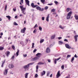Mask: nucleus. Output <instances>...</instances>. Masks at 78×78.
<instances>
[{
  "label": "nucleus",
  "mask_w": 78,
  "mask_h": 78,
  "mask_svg": "<svg viewBox=\"0 0 78 78\" xmlns=\"http://www.w3.org/2000/svg\"><path fill=\"white\" fill-rule=\"evenodd\" d=\"M28 73H26L25 75V78H28Z\"/></svg>",
  "instance_id": "412c9836"
},
{
  "label": "nucleus",
  "mask_w": 78,
  "mask_h": 78,
  "mask_svg": "<svg viewBox=\"0 0 78 78\" xmlns=\"http://www.w3.org/2000/svg\"><path fill=\"white\" fill-rule=\"evenodd\" d=\"M41 19L42 20H44L45 19V17H42L41 18Z\"/></svg>",
  "instance_id": "c03bdc74"
},
{
  "label": "nucleus",
  "mask_w": 78,
  "mask_h": 78,
  "mask_svg": "<svg viewBox=\"0 0 78 78\" xmlns=\"http://www.w3.org/2000/svg\"><path fill=\"white\" fill-rule=\"evenodd\" d=\"M6 17H7V18H8L9 20H10V19H11V16H6Z\"/></svg>",
  "instance_id": "c85d7f7f"
},
{
  "label": "nucleus",
  "mask_w": 78,
  "mask_h": 78,
  "mask_svg": "<svg viewBox=\"0 0 78 78\" xmlns=\"http://www.w3.org/2000/svg\"><path fill=\"white\" fill-rule=\"evenodd\" d=\"M52 5H53V3H51L50 4H48V5H50V6H51Z\"/></svg>",
  "instance_id": "3c124183"
},
{
  "label": "nucleus",
  "mask_w": 78,
  "mask_h": 78,
  "mask_svg": "<svg viewBox=\"0 0 78 78\" xmlns=\"http://www.w3.org/2000/svg\"><path fill=\"white\" fill-rule=\"evenodd\" d=\"M69 11H72V9L70 8H67L66 9L67 12H69Z\"/></svg>",
  "instance_id": "4be33fe9"
},
{
  "label": "nucleus",
  "mask_w": 78,
  "mask_h": 78,
  "mask_svg": "<svg viewBox=\"0 0 78 78\" xmlns=\"http://www.w3.org/2000/svg\"><path fill=\"white\" fill-rule=\"evenodd\" d=\"M52 74H51L50 76V77H52Z\"/></svg>",
  "instance_id": "774afa93"
},
{
  "label": "nucleus",
  "mask_w": 78,
  "mask_h": 78,
  "mask_svg": "<svg viewBox=\"0 0 78 78\" xmlns=\"http://www.w3.org/2000/svg\"><path fill=\"white\" fill-rule=\"evenodd\" d=\"M48 62H51V60L50 59H48Z\"/></svg>",
  "instance_id": "864d4df0"
},
{
  "label": "nucleus",
  "mask_w": 78,
  "mask_h": 78,
  "mask_svg": "<svg viewBox=\"0 0 78 78\" xmlns=\"http://www.w3.org/2000/svg\"><path fill=\"white\" fill-rule=\"evenodd\" d=\"M74 17L76 19V20H78V16L76 15H75Z\"/></svg>",
  "instance_id": "b1692460"
},
{
  "label": "nucleus",
  "mask_w": 78,
  "mask_h": 78,
  "mask_svg": "<svg viewBox=\"0 0 78 78\" xmlns=\"http://www.w3.org/2000/svg\"><path fill=\"white\" fill-rule=\"evenodd\" d=\"M63 44V42L62 41H58V44L59 45H62Z\"/></svg>",
  "instance_id": "6ab92c4d"
},
{
  "label": "nucleus",
  "mask_w": 78,
  "mask_h": 78,
  "mask_svg": "<svg viewBox=\"0 0 78 78\" xmlns=\"http://www.w3.org/2000/svg\"><path fill=\"white\" fill-rule=\"evenodd\" d=\"M74 57L75 58H78V56L76 55V54H75V55H74Z\"/></svg>",
  "instance_id": "bf43d9fd"
},
{
  "label": "nucleus",
  "mask_w": 78,
  "mask_h": 78,
  "mask_svg": "<svg viewBox=\"0 0 78 78\" xmlns=\"http://www.w3.org/2000/svg\"><path fill=\"white\" fill-rule=\"evenodd\" d=\"M44 41V39H42L40 41V43H42Z\"/></svg>",
  "instance_id": "7c9ffc66"
},
{
  "label": "nucleus",
  "mask_w": 78,
  "mask_h": 78,
  "mask_svg": "<svg viewBox=\"0 0 78 78\" xmlns=\"http://www.w3.org/2000/svg\"><path fill=\"white\" fill-rule=\"evenodd\" d=\"M25 2L26 3V4L28 5V6H30V1L28 0H25Z\"/></svg>",
  "instance_id": "2eb2a0df"
},
{
  "label": "nucleus",
  "mask_w": 78,
  "mask_h": 78,
  "mask_svg": "<svg viewBox=\"0 0 78 78\" xmlns=\"http://www.w3.org/2000/svg\"><path fill=\"white\" fill-rule=\"evenodd\" d=\"M15 19H17V16H16L15 17Z\"/></svg>",
  "instance_id": "69168bd1"
},
{
  "label": "nucleus",
  "mask_w": 78,
  "mask_h": 78,
  "mask_svg": "<svg viewBox=\"0 0 78 78\" xmlns=\"http://www.w3.org/2000/svg\"><path fill=\"white\" fill-rule=\"evenodd\" d=\"M34 64V62L32 63H29L27 65H25L23 67L24 69H28V68H29L30 67V66H31V65H33Z\"/></svg>",
  "instance_id": "f03ea898"
},
{
  "label": "nucleus",
  "mask_w": 78,
  "mask_h": 78,
  "mask_svg": "<svg viewBox=\"0 0 78 78\" xmlns=\"http://www.w3.org/2000/svg\"><path fill=\"white\" fill-rule=\"evenodd\" d=\"M59 27L61 29H64L65 28L64 27H62L61 26H60Z\"/></svg>",
  "instance_id": "c9c22d12"
},
{
  "label": "nucleus",
  "mask_w": 78,
  "mask_h": 78,
  "mask_svg": "<svg viewBox=\"0 0 78 78\" xmlns=\"http://www.w3.org/2000/svg\"><path fill=\"white\" fill-rule=\"evenodd\" d=\"M48 6H46L44 8V9H48Z\"/></svg>",
  "instance_id": "4d7b16f0"
},
{
  "label": "nucleus",
  "mask_w": 78,
  "mask_h": 78,
  "mask_svg": "<svg viewBox=\"0 0 78 78\" xmlns=\"http://www.w3.org/2000/svg\"><path fill=\"white\" fill-rule=\"evenodd\" d=\"M41 76H43L44 75H45V71H43V72H42L41 73Z\"/></svg>",
  "instance_id": "f3484780"
},
{
  "label": "nucleus",
  "mask_w": 78,
  "mask_h": 78,
  "mask_svg": "<svg viewBox=\"0 0 78 78\" xmlns=\"http://www.w3.org/2000/svg\"><path fill=\"white\" fill-rule=\"evenodd\" d=\"M41 55H42L41 53H37V54L36 55V56L39 58L40 56H41Z\"/></svg>",
  "instance_id": "0eeeda50"
},
{
  "label": "nucleus",
  "mask_w": 78,
  "mask_h": 78,
  "mask_svg": "<svg viewBox=\"0 0 78 78\" xmlns=\"http://www.w3.org/2000/svg\"><path fill=\"white\" fill-rule=\"evenodd\" d=\"M37 51V49H35L34 50V51H33V53H35Z\"/></svg>",
  "instance_id": "49530a36"
},
{
  "label": "nucleus",
  "mask_w": 78,
  "mask_h": 78,
  "mask_svg": "<svg viewBox=\"0 0 78 78\" xmlns=\"http://www.w3.org/2000/svg\"><path fill=\"white\" fill-rule=\"evenodd\" d=\"M72 11H70L68 13L67 16V19H70V18L71 17V15H72Z\"/></svg>",
  "instance_id": "7ed1b4c3"
},
{
  "label": "nucleus",
  "mask_w": 78,
  "mask_h": 78,
  "mask_svg": "<svg viewBox=\"0 0 78 78\" xmlns=\"http://www.w3.org/2000/svg\"><path fill=\"white\" fill-rule=\"evenodd\" d=\"M31 6H32V7L33 8H36V6H37V5H34V3H31Z\"/></svg>",
  "instance_id": "ddd939ff"
},
{
  "label": "nucleus",
  "mask_w": 78,
  "mask_h": 78,
  "mask_svg": "<svg viewBox=\"0 0 78 78\" xmlns=\"http://www.w3.org/2000/svg\"><path fill=\"white\" fill-rule=\"evenodd\" d=\"M61 75V74H60V71H58L57 73L56 76L57 78H58Z\"/></svg>",
  "instance_id": "20e7f679"
},
{
  "label": "nucleus",
  "mask_w": 78,
  "mask_h": 78,
  "mask_svg": "<svg viewBox=\"0 0 78 78\" xmlns=\"http://www.w3.org/2000/svg\"><path fill=\"white\" fill-rule=\"evenodd\" d=\"M15 57V56H14V55H13V56L11 58V59H12V60H13V59H14Z\"/></svg>",
  "instance_id": "58836bf2"
},
{
  "label": "nucleus",
  "mask_w": 78,
  "mask_h": 78,
  "mask_svg": "<svg viewBox=\"0 0 78 78\" xmlns=\"http://www.w3.org/2000/svg\"><path fill=\"white\" fill-rule=\"evenodd\" d=\"M8 69H5L4 71V74L5 75H6L8 73Z\"/></svg>",
  "instance_id": "423d86ee"
},
{
  "label": "nucleus",
  "mask_w": 78,
  "mask_h": 78,
  "mask_svg": "<svg viewBox=\"0 0 78 78\" xmlns=\"http://www.w3.org/2000/svg\"><path fill=\"white\" fill-rule=\"evenodd\" d=\"M58 38L59 40H60V39H62V37H58Z\"/></svg>",
  "instance_id": "052dcab7"
},
{
  "label": "nucleus",
  "mask_w": 78,
  "mask_h": 78,
  "mask_svg": "<svg viewBox=\"0 0 78 78\" xmlns=\"http://www.w3.org/2000/svg\"><path fill=\"white\" fill-rule=\"evenodd\" d=\"M17 51L16 53V56H19V50L17 49Z\"/></svg>",
  "instance_id": "5701e85b"
},
{
  "label": "nucleus",
  "mask_w": 78,
  "mask_h": 78,
  "mask_svg": "<svg viewBox=\"0 0 78 78\" xmlns=\"http://www.w3.org/2000/svg\"><path fill=\"white\" fill-rule=\"evenodd\" d=\"M38 65H41L42 64H44V63H43L41 62H40L38 63Z\"/></svg>",
  "instance_id": "bb28decb"
},
{
  "label": "nucleus",
  "mask_w": 78,
  "mask_h": 78,
  "mask_svg": "<svg viewBox=\"0 0 78 78\" xmlns=\"http://www.w3.org/2000/svg\"><path fill=\"white\" fill-rule=\"evenodd\" d=\"M52 46H53V45L51 44V45H50L49 47H52Z\"/></svg>",
  "instance_id": "338daca9"
},
{
  "label": "nucleus",
  "mask_w": 78,
  "mask_h": 78,
  "mask_svg": "<svg viewBox=\"0 0 78 78\" xmlns=\"http://www.w3.org/2000/svg\"><path fill=\"white\" fill-rule=\"evenodd\" d=\"M20 2L23 4V0H20Z\"/></svg>",
  "instance_id": "603ef678"
},
{
  "label": "nucleus",
  "mask_w": 78,
  "mask_h": 78,
  "mask_svg": "<svg viewBox=\"0 0 78 78\" xmlns=\"http://www.w3.org/2000/svg\"><path fill=\"white\" fill-rule=\"evenodd\" d=\"M2 62V64H5V61H3Z\"/></svg>",
  "instance_id": "680f3d73"
},
{
  "label": "nucleus",
  "mask_w": 78,
  "mask_h": 78,
  "mask_svg": "<svg viewBox=\"0 0 78 78\" xmlns=\"http://www.w3.org/2000/svg\"><path fill=\"white\" fill-rule=\"evenodd\" d=\"M78 37V35H75L74 36V38L75 40V41L76 42L77 41V40L78 39V38H77Z\"/></svg>",
  "instance_id": "9b49d317"
},
{
  "label": "nucleus",
  "mask_w": 78,
  "mask_h": 78,
  "mask_svg": "<svg viewBox=\"0 0 78 78\" xmlns=\"http://www.w3.org/2000/svg\"><path fill=\"white\" fill-rule=\"evenodd\" d=\"M49 75H50V72H48L47 76H49Z\"/></svg>",
  "instance_id": "f704fd0d"
},
{
  "label": "nucleus",
  "mask_w": 78,
  "mask_h": 78,
  "mask_svg": "<svg viewBox=\"0 0 78 78\" xmlns=\"http://www.w3.org/2000/svg\"><path fill=\"white\" fill-rule=\"evenodd\" d=\"M26 28L24 27L23 29H22L21 32L22 33H25V30H26Z\"/></svg>",
  "instance_id": "39448f33"
},
{
  "label": "nucleus",
  "mask_w": 78,
  "mask_h": 78,
  "mask_svg": "<svg viewBox=\"0 0 78 78\" xmlns=\"http://www.w3.org/2000/svg\"><path fill=\"white\" fill-rule=\"evenodd\" d=\"M38 76V75H37V74H36L35 75V78H37V77Z\"/></svg>",
  "instance_id": "09e8293b"
},
{
  "label": "nucleus",
  "mask_w": 78,
  "mask_h": 78,
  "mask_svg": "<svg viewBox=\"0 0 78 78\" xmlns=\"http://www.w3.org/2000/svg\"><path fill=\"white\" fill-rule=\"evenodd\" d=\"M36 69H38L39 68V66L38 65H37L36 66Z\"/></svg>",
  "instance_id": "6e6d98bb"
},
{
  "label": "nucleus",
  "mask_w": 78,
  "mask_h": 78,
  "mask_svg": "<svg viewBox=\"0 0 78 78\" xmlns=\"http://www.w3.org/2000/svg\"><path fill=\"white\" fill-rule=\"evenodd\" d=\"M40 11H44V9H40Z\"/></svg>",
  "instance_id": "0e129e2a"
},
{
  "label": "nucleus",
  "mask_w": 78,
  "mask_h": 78,
  "mask_svg": "<svg viewBox=\"0 0 78 78\" xmlns=\"http://www.w3.org/2000/svg\"><path fill=\"white\" fill-rule=\"evenodd\" d=\"M34 43H32V47H31L32 48H34Z\"/></svg>",
  "instance_id": "72a5a7b5"
},
{
  "label": "nucleus",
  "mask_w": 78,
  "mask_h": 78,
  "mask_svg": "<svg viewBox=\"0 0 78 78\" xmlns=\"http://www.w3.org/2000/svg\"><path fill=\"white\" fill-rule=\"evenodd\" d=\"M61 69H62V70H64V65H62L61 66Z\"/></svg>",
  "instance_id": "2f4dec72"
},
{
  "label": "nucleus",
  "mask_w": 78,
  "mask_h": 78,
  "mask_svg": "<svg viewBox=\"0 0 78 78\" xmlns=\"http://www.w3.org/2000/svg\"><path fill=\"white\" fill-rule=\"evenodd\" d=\"M36 9L37 10H41V8L39 6H37L36 7Z\"/></svg>",
  "instance_id": "a878e982"
},
{
  "label": "nucleus",
  "mask_w": 78,
  "mask_h": 78,
  "mask_svg": "<svg viewBox=\"0 0 78 78\" xmlns=\"http://www.w3.org/2000/svg\"><path fill=\"white\" fill-rule=\"evenodd\" d=\"M70 56H71V55H67V58H70Z\"/></svg>",
  "instance_id": "de8ad7c7"
},
{
  "label": "nucleus",
  "mask_w": 78,
  "mask_h": 78,
  "mask_svg": "<svg viewBox=\"0 0 78 78\" xmlns=\"http://www.w3.org/2000/svg\"><path fill=\"white\" fill-rule=\"evenodd\" d=\"M37 31V30H36V29H35L33 31V33H36Z\"/></svg>",
  "instance_id": "4c0bfd02"
},
{
  "label": "nucleus",
  "mask_w": 78,
  "mask_h": 78,
  "mask_svg": "<svg viewBox=\"0 0 78 78\" xmlns=\"http://www.w3.org/2000/svg\"><path fill=\"white\" fill-rule=\"evenodd\" d=\"M20 7L21 9V11H22L23 14H24V15H25V13H26V12H25V9H26V8H23V6H20Z\"/></svg>",
  "instance_id": "f257e3e1"
},
{
  "label": "nucleus",
  "mask_w": 78,
  "mask_h": 78,
  "mask_svg": "<svg viewBox=\"0 0 78 78\" xmlns=\"http://www.w3.org/2000/svg\"><path fill=\"white\" fill-rule=\"evenodd\" d=\"M46 53H50V48H48L46 49Z\"/></svg>",
  "instance_id": "9d476101"
},
{
  "label": "nucleus",
  "mask_w": 78,
  "mask_h": 78,
  "mask_svg": "<svg viewBox=\"0 0 78 78\" xmlns=\"http://www.w3.org/2000/svg\"><path fill=\"white\" fill-rule=\"evenodd\" d=\"M13 11H14L15 12V11H16V9H13Z\"/></svg>",
  "instance_id": "e2e57ef3"
},
{
  "label": "nucleus",
  "mask_w": 78,
  "mask_h": 78,
  "mask_svg": "<svg viewBox=\"0 0 78 78\" xmlns=\"http://www.w3.org/2000/svg\"><path fill=\"white\" fill-rule=\"evenodd\" d=\"M41 1L42 3H44V2H45V0H41Z\"/></svg>",
  "instance_id": "37998d69"
},
{
  "label": "nucleus",
  "mask_w": 78,
  "mask_h": 78,
  "mask_svg": "<svg viewBox=\"0 0 78 78\" xmlns=\"http://www.w3.org/2000/svg\"><path fill=\"white\" fill-rule=\"evenodd\" d=\"M65 46L67 48H69V49H70L71 48V47H70L69 44H65Z\"/></svg>",
  "instance_id": "4468645a"
},
{
  "label": "nucleus",
  "mask_w": 78,
  "mask_h": 78,
  "mask_svg": "<svg viewBox=\"0 0 78 78\" xmlns=\"http://www.w3.org/2000/svg\"><path fill=\"white\" fill-rule=\"evenodd\" d=\"M13 25H18V24H17V23L16 22H14Z\"/></svg>",
  "instance_id": "e433bc0d"
},
{
  "label": "nucleus",
  "mask_w": 78,
  "mask_h": 78,
  "mask_svg": "<svg viewBox=\"0 0 78 78\" xmlns=\"http://www.w3.org/2000/svg\"><path fill=\"white\" fill-rule=\"evenodd\" d=\"M49 17H50V14H48V16L46 17V20L47 22H48L49 21Z\"/></svg>",
  "instance_id": "1a4fd4ad"
},
{
  "label": "nucleus",
  "mask_w": 78,
  "mask_h": 78,
  "mask_svg": "<svg viewBox=\"0 0 78 78\" xmlns=\"http://www.w3.org/2000/svg\"><path fill=\"white\" fill-rule=\"evenodd\" d=\"M10 55V52L9 51H7L6 53V55L7 57L9 56V55Z\"/></svg>",
  "instance_id": "a211bd4d"
},
{
  "label": "nucleus",
  "mask_w": 78,
  "mask_h": 78,
  "mask_svg": "<svg viewBox=\"0 0 78 78\" xmlns=\"http://www.w3.org/2000/svg\"><path fill=\"white\" fill-rule=\"evenodd\" d=\"M54 3H55V4L56 5L58 2L57 1H55Z\"/></svg>",
  "instance_id": "5fc2aeb1"
},
{
  "label": "nucleus",
  "mask_w": 78,
  "mask_h": 78,
  "mask_svg": "<svg viewBox=\"0 0 78 78\" xmlns=\"http://www.w3.org/2000/svg\"><path fill=\"white\" fill-rule=\"evenodd\" d=\"M9 67L10 69H12L14 67V65L12 64H10L9 65Z\"/></svg>",
  "instance_id": "dca6fc26"
},
{
  "label": "nucleus",
  "mask_w": 78,
  "mask_h": 78,
  "mask_svg": "<svg viewBox=\"0 0 78 78\" xmlns=\"http://www.w3.org/2000/svg\"><path fill=\"white\" fill-rule=\"evenodd\" d=\"M55 35H54L51 36V39H55Z\"/></svg>",
  "instance_id": "cd10ccee"
},
{
  "label": "nucleus",
  "mask_w": 78,
  "mask_h": 78,
  "mask_svg": "<svg viewBox=\"0 0 78 78\" xmlns=\"http://www.w3.org/2000/svg\"><path fill=\"white\" fill-rule=\"evenodd\" d=\"M4 49V47L2 46H0V51H2Z\"/></svg>",
  "instance_id": "393cba45"
},
{
  "label": "nucleus",
  "mask_w": 78,
  "mask_h": 78,
  "mask_svg": "<svg viewBox=\"0 0 78 78\" xmlns=\"http://www.w3.org/2000/svg\"><path fill=\"white\" fill-rule=\"evenodd\" d=\"M42 27H41L40 26H39V30H40V31H42Z\"/></svg>",
  "instance_id": "c756f323"
},
{
  "label": "nucleus",
  "mask_w": 78,
  "mask_h": 78,
  "mask_svg": "<svg viewBox=\"0 0 78 78\" xmlns=\"http://www.w3.org/2000/svg\"><path fill=\"white\" fill-rule=\"evenodd\" d=\"M23 56L24 58H25V57H27V54H23Z\"/></svg>",
  "instance_id": "a19ab883"
},
{
  "label": "nucleus",
  "mask_w": 78,
  "mask_h": 78,
  "mask_svg": "<svg viewBox=\"0 0 78 78\" xmlns=\"http://www.w3.org/2000/svg\"><path fill=\"white\" fill-rule=\"evenodd\" d=\"M64 41H66V42H68V40H67V39H65L64 40Z\"/></svg>",
  "instance_id": "13d9d810"
},
{
  "label": "nucleus",
  "mask_w": 78,
  "mask_h": 78,
  "mask_svg": "<svg viewBox=\"0 0 78 78\" xmlns=\"http://www.w3.org/2000/svg\"><path fill=\"white\" fill-rule=\"evenodd\" d=\"M20 44H21V45H24V43H23V41H21L20 42Z\"/></svg>",
  "instance_id": "473e14b6"
},
{
  "label": "nucleus",
  "mask_w": 78,
  "mask_h": 78,
  "mask_svg": "<svg viewBox=\"0 0 78 78\" xmlns=\"http://www.w3.org/2000/svg\"><path fill=\"white\" fill-rule=\"evenodd\" d=\"M7 8V5H5V11L6 10Z\"/></svg>",
  "instance_id": "79ce46f5"
},
{
  "label": "nucleus",
  "mask_w": 78,
  "mask_h": 78,
  "mask_svg": "<svg viewBox=\"0 0 78 78\" xmlns=\"http://www.w3.org/2000/svg\"><path fill=\"white\" fill-rule=\"evenodd\" d=\"M51 11V12H55V9H52Z\"/></svg>",
  "instance_id": "a18cd8bd"
},
{
  "label": "nucleus",
  "mask_w": 78,
  "mask_h": 78,
  "mask_svg": "<svg viewBox=\"0 0 78 78\" xmlns=\"http://www.w3.org/2000/svg\"><path fill=\"white\" fill-rule=\"evenodd\" d=\"M39 59L37 57H36L32 59L33 61H36V60H37V59Z\"/></svg>",
  "instance_id": "f8f14e48"
},
{
  "label": "nucleus",
  "mask_w": 78,
  "mask_h": 78,
  "mask_svg": "<svg viewBox=\"0 0 78 78\" xmlns=\"http://www.w3.org/2000/svg\"><path fill=\"white\" fill-rule=\"evenodd\" d=\"M74 59H75V58H74V57H73L72 58L71 62H72V63H73V61H74Z\"/></svg>",
  "instance_id": "aec40b11"
},
{
  "label": "nucleus",
  "mask_w": 78,
  "mask_h": 78,
  "mask_svg": "<svg viewBox=\"0 0 78 78\" xmlns=\"http://www.w3.org/2000/svg\"><path fill=\"white\" fill-rule=\"evenodd\" d=\"M12 48L13 50H15V47L14 45L12 46Z\"/></svg>",
  "instance_id": "ea45409f"
},
{
  "label": "nucleus",
  "mask_w": 78,
  "mask_h": 78,
  "mask_svg": "<svg viewBox=\"0 0 78 78\" xmlns=\"http://www.w3.org/2000/svg\"><path fill=\"white\" fill-rule=\"evenodd\" d=\"M61 59V57H59L57 59L55 58L54 61V64H56V62H57V61H59V59Z\"/></svg>",
  "instance_id": "6e6552de"
},
{
  "label": "nucleus",
  "mask_w": 78,
  "mask_h": 78,
  "mask_svg": "<svg viewBox=\"0 0 78 78\" xmlns=\"http://www.w3.org/2000/svg\"><path fill=\"white\" fill-rule=\"evenodd\" d=\"M37 27V24H36L34 27V28H36Z\"/></svg>",
  "instance_id": "8fccbe9b"
}]
</instances>
